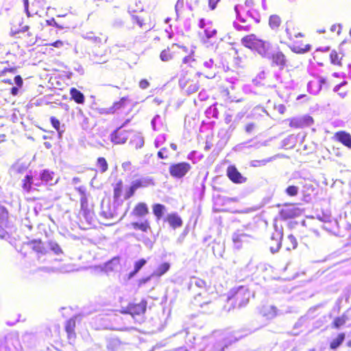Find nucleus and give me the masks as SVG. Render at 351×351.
<instances>
[{
    "label": "nucleus",
    "instance_id": "nucleus-6",
    "mask_svg": "<svg viewBox=\"0 0 351 351\" xmlns=\"http://www.w3.org/2000/svg\"><path fill=\"white\" fill-rule=\"evenodd\" d=\"M269 58L271 60V66H278L280 70L284 69L287 65V58L280 51H272Z\"/></svg>",
    "mask_w": 351,
    "mask_h": 351
},
{
    "label": "nucleus",
    "instance_id": "nucleus-53",
    "mask_svg": "<svg viewBox=\"0 0 351 351\" xmlns=\"http://www.w3.org/2000/svg\"><path fill=\"white\" fill-rule=\"evenodd\" d=\"M302 119L304 121H303L304 127L308 126L313 122V118L309 116H305V117H302Z\"/></svg>",
    "mask_w": 351,
    "mask_h": 351
},
{
    "label": "nucleus",
    "instance_id": "nucleus-36",
    "mask_svg": "<svg viewBox=\"0 0 351 351\" xmlns=\"http://www.w3.org/2000/svg\"><path fill=\"white\" fill-rule=\"evenodd\" d=\"M347 320L348 317L345 315L336 317L333 322L334 327L336 328H339V327L343 326L346 322Z\"/></svg>",
    "mask_w": 351,
    "mask_h": 351
},
{
    "label": "nucleus",
    "instance_id": "nucleus-23",
    "mask_svg": "<svg viewBox=\"0 0 351 351\" xmlns=\"http://www.w3.org/2000/svg\"><path fill=\"white\" fill-rule=\"evenodd\" d=\"M170 268V265L167 263L161 264L158 268L153 272L152 276L160 277L164 275Z\"/></svg>",
    "mask_w": 351,
    "mask_h": 351
},
{
    "label": "nucleus",
    "instance_id": "nucleus-47",
    "mask_svg": "<svg viewBox=\"0 0 351 351\" xmlns=\"http://www.w3.org/2000/svg\"><path fill=\"white\" fill-rule=\"evenodd\" d=\"M299 188L295 186H289L286 189V193L289 196H295L298 195Z\"/></svg>",
    "mask_w": 351,
    "mask_h": 351
},
{
    "label": "nucleus",
    "instance_id": "nucleus-11",
    "mask_svg": "<svg viewBox=\"0 0 351 351\" xmlns=\"http://www.w3.org/2000/svg\"><path fill=\"white\" fill-rule=\"evenodd\" d=\"M300 213L299 208L295 207H286L282 208L280 212V216L282 219L286 220L288 219L294 218L298 216Z\"/></svg>",
    "mask_w": 351,
    "mask_h": 351
},
{
    "label": "nucleus",
    "instance_id": "nucleus-15",
    "mask_svg": "<svg viewBox=\"0 0 351 351\" xmlns=\"http://www.w3.org/2000/svg\"><path fill=\"white\" fill-rule=\"evenodd\" d=\"M326 83V80L320 77L317 82H310L308 84V88L311 93L317 94L322 88V85Z\"/></svg>",
    "mask_w": 351,
    "mask_h": 351
},
{
    "label": "nucleus",
    "instance_id": "nucleus-3",
    "mask_svg": "<svg viewBox=\"0 0 351 351\" xmlns=\"http://www.w3.org/2000/svg\"><path fill=\"white\" fill-rule=\"evenodd\" d=\"M250 297V292L245 287L240 286L235 291H234L233 298L235 301L238 302L239 307L245 306L249 301Z\"/></svg>",
    "mask_w": 351,
    "mask_h": 351
},
{
    "label": "nucleus",
    "instance_id": "nucleus-30",
    "mask_svg": "<svg viewBox=\"0 0 351 351\" xmlns=\"http://www.w3.org/2000/svg\"><path fill=\"white\" fill-rule=\"evenodd\" d=\"M121 346V342L118 339H112L108 341V349L111 351H116Z\"/></svg>",
    "mask_w": 351,
    "mask_h": 351
},
{
    "label": "nucleus",
    "instance_id": "nucleus-62",
    "mask_svg": "<svg viewBox=\"0 0 351 351\" xmlns=\"http://www.w3.org/2000/svg\"><path fill=\"white\" fill-rule=\"evenodd\" d=\"M14 82L19 86L21 87L23 85V79L20 75H16L14 77Z\"/></svg>",
    "mask_w": 351,
    "mask_h": 351
},
{
    "label": "nucleus",
    "instance_id": "nucleus-45",
    "mask_svg": "<svg viewBox=\"0 0 351 351\" xmlns=\"http://www.w3.org/2000/svg\"><path fill=\"white\" fill-rule=\"evenodd\" d=\"M26 43L28 46H32L36 44L37 42L36 36H34L33 34L31 32H27Z\"/></svg>",
    "mask_w": 351,
    "mask_h": 351
},
{
    "label": "nucleus",
    "instance_id": "nucleus-42",
    "mask_svg": "<svg viewBox=\"0 0 351 351\" xmlns=\"http://www.w3.org/2000/svg\"><path fill=\"white\" fill-rule=\"evenodd\" d=\"M33 249L38 253H40L43 254L47 253L46 248L44 247L43 244L40 241H35L33 246Z\"/></svg>",
    "mask_w": 351,
    "mask_h": 351
},
{
    "label": "nucleus",
    "instance_id": "nucleus-4",
    "mask_svg": "<svg viewBox=\"0 0 351 351\" xmlns=\"http://www.w3.org/2000/svg\"><path fill=\"white\" fill-rule=\"evenodd\" d=\"M191 169V165L187 162H180L172 165L169 167V173L171 176L175 178H182Z\"/></svg>",
    "mask_w": 351,
    "mask_h": 351
},
{
    "label": "nucleus",
    "instance_id": "nucleus-60",
    "mask_svg": "<svg viewBox=\"0 0 351 351\" xmlns=\"http://www.w3.org/2000/svg\"><path fill=\"white\" fill-rule=\"evenodd\" d=\"M123 21L120 19H117L114 21L112 25L115 27H121L123 25Z\"/></svg>",
    "mask_w": 351,
    "mask_h": 351
},
{
    "label": "nucleus",
    "instance_id": "nucleus-21",
    "mask_svg": "<svg viewBox=\"0 0 351 351\" xmlns=\"http://www.w3.org/2000/svg\"><path fill=\"white\" fill-rule=\"evenodd\" d=\"M165 211L166 207L162 204H156L153 206V213L158 220L162 218Z\"/></svg>",
    "mask_w": 351,
    "mask_h": 351
},
{
    "label": "nucleus",
    "instance_id": "nucleus-35",
    "mask_svg": "<svg viewBox=\"0 0 351 351\" xmlns=\"http://www.w3.org/2000/svg\"><path fill=\"white\" fill-rule=\"evenodd\" d=\"M292 26V22L288 21L286 23V33L287 34L288 38L291 40L293 38V36L297 38V37H302V34L301 33L298 34H293L291 31V27Z\"/></svg>",
    "mask_w": 351,
    "mask_h": 351
},
{
    "label": "nucleus",
    "instance_id": "nucleus-16",
    "mask_svg": "<svg viewBox=\"0 0 351 351\" xmlns=\"http://www.w3.org/2000/svg\"><path fill=\"white\" fill-rule=\"evenodd\" d=\"M167 221L174 229L180 227L182 224L181 218L176 213L169 215L167 217Z\"/></svg>",
    "mask_w": 351,
    "mask_h": 351
},
{
    "label": "nucleus",
    "instance_id": "nucleus-37",
    "mask_svg": "<svg viewBox=\"0 0 351 351\" xmlns=\"http://www.w3.org/2000/svg\"><path fill=\"white\" fill-rule=\"evenodd\" d=\"M75 327V319L71 318L70 319H69L66 322L65 328H66V331L69 335H71L73 332Z\"/></svg>",
    "mask_w": 351,
    "mask_h": 351
},
{
    "label": "nucleus",
    "instance_id": "nucleus-19",
    "mask_svg": "<svg viewBox=\"0 0 351 351\" xmlns=\"http://www.w3.org/2000/svg\"><path fill=\"white\" fill-rule=\"evenodd\" d=\"M70 95L71 98L77 104H82L84 102V95L82 93L75 88L70 89Z\"/></svg>",
    "mask_w": 351,
    "mask_h": 351
},
{
    "label": "nucleus",
    "instance_id": "nucleus-34",
    "mask_svg": "<svg viewBox=\"0 0 351 351\" xmlns=\"http://www.w3.org/2000/svg\"><path fill=\"white\" fill-rule=\"evenodd\" d=\"M287 242H289V244L287 246V250H294L297 247L298 242L295 237H293L292 234H289L287 237Z\"/></svg>",
    "mask_w": 351,
    "mask_h": 351
},
{
    "label": "nucleus",
    "instance_id": "nucleus-8",
    "mask_svg": "<svg viewBox=\"0 0 351 351\" xmlns=\"http://www.w3.org/2000/svg\"><path fill=\"white\" fill-rule=\"evenodd\" d=\"M261 56L265 58H269L271 51V44L263 40H258L256 42V47L254 49Z\"/></svg>",
    "mask_w": 351,
    "mask_h": 351
},
{
    "label": "nucleus",
    "instance_id": "nucleus-41",
    "mask_svg": "<svg viewBox=\"0 0 351 351\" xmlns=\"http://www.w3.org/2000/svg\"><path fill=\"white\" fill-rule=\"evenodd\" d=\"M347 82H341V84H337V86H335L333 88V91L334 92H336L338 93V95L341 97V98H344L346 97L347 95V91L346 90H341V88L343 86H344L345 84H346Z\"/></svg>",
    "mask_w": 351,
    "mask_h": 351
},
{
    "label": "nucleus",
    "instance_id": "nucleus-59",
    "mask_svg": "<svg viewBox=\"0 0 351 351\" xmlns=\"http://www.w3.org/2000/svg\"><path fill=\"white\" fill-rule=\"evenodd\" d=\"M149 83L147 80H142L139 83V86L142 89H146L148 88Z\"/></svg>",
    "mask_w": 351,
    "mask_h": 351
},
{
    "label": "nucleus",
    "instance_id": "nucleus-52",
    "mask_svg": "<svg viewBox=\"0 0 351 351\" xmlns=\"http://www.w3.org/2000/svg\"><path fill=\"white\" fill-rule=\"evenodd\" d=\"M331 62L334 64H339V56L335 51H332L330 53Z\"/></svg>",
    "mask_w": 351,
    "mask_h": 351
},
{
    "label": "nucleus",
    "instance_id": "nucleus-5",
    "mask_svg": "<svg viewBox=\"0 0 351 351\" xmlns=\"http://www.w3.org/2000/svg\"><path fill=\"white\" fill-rule=\"evenodd\" d=\"M147 302L141 301L138 304H130L123 310V313L131 315L133 317L136 315H141L146 311Z\"/></svg>",
    "mask_w": 351,
    "mask_h": 351
},
{
    "label": "nucleus",
    "instance_id": "nucleus-46",
    "mask_svg": "<svg viewBox=\"0 0 351 351\" xmlns=\"http://www.w3.org/2000/svg\"><path fill=\"white\" fill-rule=\"evenodd\" d=\"M199 89L197 83H191L187 86L186 91L189 95L196 93Z\"/></svg>",
    "mask_w": 351,
    "mask_h": 351
},
{
    "label": "nucleus",
    "instance_id": "nucleus-26",
    "mask_svg": "<svg viewBox=\"0 0 351 351\" xmlns=\"http://www.w3.org/2000/svg\"><path fill=\"white\" fill-rule=\"evenodd\" d=\"M133 228L136 230H141L143 232H147L150 229V226L147 220L143 222H134L132 223Z\"/></svg>",
    "mask_w": 351,
    "mask_h": 351
},
{
    "label": "nucleus",
    "instance_id": "nucleus-40",
    "mask_svg": "<svg viewBox=\"0 0 351 351\" xmlns=\"http://www.w3.org/2000/svg\"><path fill=\"white\" fill-rule=\"evenodd\" d=\"M51 123L53 125V127L58 132L60 136L62 135V134L64 132V129H61L60 128V123L58 119H57L56 117H51Z\"/></svg>",
    "mask_w": 351,
    "mask_h": 351
},
{
    "label": "nucleus",
    "instance_id": "nucleus-24",
    "mask_svg": "<svg viewBox=\"0 0 351 351\" xmlns=\"http://www.w3.org/2000/svg\"><path fill=\"white\" fill-rule=\"evenodd\" d=\"M281 24V19L278 15H271L269 19V25L273 30H276Z\"/></svg>",
    "mask_w": 351,
    "mask_h": 351
},
{
    "label": "nucleus",
    "instance_id": "nucleus-13",
    "mask_svg": "<svg viewBox=\"0 0 351 351\" xmlns=\"http://www.w3.org/2000/svg\"><path fill=\"white\" fill-rule=\"evenodd\" d=\"M40 180L49 185H53L58 182V178H55L53 172L49 170H43L40 175Z\"/></svg>",
    "mask_w": 351,
    "mask_h": 351
},
{
    "label": "nucleus",
    "instance_id": "nucleus-44",
    "mask_svg": "<svg viewBox=\"0 0 351 351\" xmlns=\"http://www.w3.org/2000/svg\"><path fill=\"white\" fill-rule=\"evenodd\" d=\"M271 161V159H263V160H254L251 162V166L252 167H261L264 166Z\"/></svg>",
    "mask_w": 351,
    "mask_h": 351
},
{
    "label": "nucleus",
    "instance_id": "nucleus-48",
    "mask_svg": "<svg viewBox=\"0 0 351 351\" xmlns=\"http://www.w3.org/2000/svg\"><path fill=\"white\" fill-rule=\"evenodd\" d=\"M203 65L205 69L212 71L215 67L214 60L212 58L205 60Z\"/></svg>",
    "mask_w": 351,
    "mask_h": 351
},
{
    "label": "nucleus",
    "instance_id": "nucleus-14",
    "mask_svg": "<svg viewBox=\"0 0 351 351\" xmlns=\"http://www.w3.org/2000/svg\"><path fill=\"white\" fill-rule=\"evenodd\" d=\"M336 138L345 146L351 148V136L346 132H339L335 134Z\"/></svg>",
    "mask_w": 351,
    "mask_h": 351
},
{
    "label": "nucleus",
    "instance_id": "nucleus-10",
    "mask_svg": "<svg viewBox=\"0 0 351 351\" xmlns=\"http://www.w3.org/2000/svg\"><path fill=\"white\" fill-rule=\"evenodd\" d=\"M120 129L114 131L111 134V141L115 144H123L129 137L128 133L126 131L120 130Z\"/></svg>",
    "mask_w": 351,
    "mask_h": 351
},
{
    "label": "nucleus",
    "instance_id": "nucleus-56",
    "mask_svg": "<svg viewBox=\"0 0 351 351\" xmlns=\"http://www.w3.org/2000/svg\"><path fill=\"white\" fill-rule=\"evenodd\" d=\"M234 27L238 29V30H245V31H249L250 30V26L249 25H241L238 23H234Z\"/></svg>",
    "mask_w": 351,
    "mask_h": 351
},
{
    "label": "nucleus",
    "instance_id": "nucleus-2",
    "mask_svg": "<svg viewBox=\"0 0 351 351\" xmlns=\"http://www.w3.org/2000/svg\"><path fill=\"white\" fill-rule=\"evenodd\" d=\"M275 232L272 234L271 239L274 243L270 244V251L274 254L280 250L283 237V228L281 224L276 222L274 224Z\"/></svg>",
    "mask_w": 351,
    "mask_h": 351
},
{
    "label": "nucleus",
    "instance_id": "nucleus-18",
    "mask_svg": "<svg viewBox=\"0 0 351 351\" xmlns=\"http://www.w3.org/2000/svg\"><path fill=\"white\" fill-rule=\"evenodd\" d=\"M148 208L145 203H138L133 210V214L137 217H143L148 213Z\"/></svg>",
    "mask_w": 351,
    "mask_h": 351
},
{
    "label": "nucleus",
    "instance_id": "nucleus-28",
    "mask_svg": "<svg viewBox=\"0 0 351 351\" xmlns=\"http://www.w3.org/2000/svg\"><path fill=\"white\" fill-rule=\"evenodd\" d=\"M48 247L50 250L54 252V254L58 255L62 253V250L60 245L54 241H49L47 243Z\"/></svg>",
    "mask_w": 351,
    "mask_h": 351
},
{
    "label": "nucleus",
    "instance_id": "nucleus-57",
    "mask_svg": "<svg viewBox=\"0 0 351 351\" xmlns=\"http://www.w3.org/2000/svg\"><path fill=\"white\" fill-rule=\"evenodd\" d=\"M216 33H217V31L215 29H212V30L206 29L205 30V34L208 38H210L213 37L216 34Z\"/></svg>",
    "mask_w": 351,
    "mask_h": 351
},
{
    "label": "nucleus",
    "instance_id": "nucleus-25",
    "mask_svg": "<svg viewBox=\"0 0 351 351\" xmlns=\"http://www.w3.org/2000/svg\"><path fill=\"white\" fill-rule=\"evenodd\" d=\"M147 261L144 258H141L134 263V271L130 272L129 274V278H132L134 277L140 270L146 264Z\"/></svg>",
    "mask_w": 351,
    "mask_h": 351
},
{
    "label": "nucleus",
    "instance_id": "nucleus-31",
    "mask_svg": "<svg viewBox=\"0 0 351 351\" xmlns=\"http://www.w3.org/2000/svg\"><path fill=\"white\" fill-rule=\"evenodd\" d=\"M119 263V258H114L109 262H108L106 265V271H112L117 267Z\"/></svg>",
    "mask_w": 351,
    "mask_h": 351
},
{
    "label": "nucleus",
    "instance_id": "nucleus-32",
    "mask_svg": "<svg viewBox=\"0 0 351 351\" xmlns=\"http://www.w3.org/2000/svg\"><path fill=\"white\" fill-rule=\"evenodd\" d=\"M33 184V178L30 176H26L23 180V189L26 191H29Z\"/></svg>",
    "mask_w": 351,
    "mask_h": 351
},
{
    "label": "nucleus",
    "instance_id": "nucleus-64",
    "mask_svg": "<svg viewBox=\"0 0 351 351\" xmlns=\"http://www.w3.org/2000/svg\"><path fill=\"white\" fill-rule=\"evenodd\" d=\"M219 1L220 0H208V5L210 8L211 10H214Z\"/></svg>",
    "mask_w": 351,
    "mask_h": 351
},
{
    "label": "nucleus",
    "instance_id": "nucleus-9",
    "mask_svg": "<svg viewBox=\"0 0 351 351\" xmlns=\"http://www.w3.org/2000/svg\"><path fill=\"white\" fill-rule=\"evenodd\" d=\"M227 175L235 183H243L246 181V178L242 176L234 166H230L228 168Z\"/></svg>",
    "mask_w": 351,
    "mask_h": 351
},
{
    "label": "nucleus",
    "instance_id": "nucleus-1",
    "mask_svg": "<svg viewBox=\"0 0 351 351\" xmlns=\"http://www.w3.org/2000/svg\"><path fill=\"white\" fill-rule=\"evenodd\" d=\"M195 287L199 288L203 291V292L197 293L194 297L195 304L201 307H202L204 304H210L211 302L210 300H206L203 302H202L201 300L202 294L206 293V282L204 280L199 278L191 277L189 283V289L191 290H194Z\"/></svg>",
    "mask_w": 351,
    "mask_h": 351
},
{
    "label": "nucleus",
    "instance_id": "nucleus-58",
    "mask_svg": "<svg viewBox=\"0 0 351 351\" xmlns=\"http://www.w3.org/2000/svg\"><path fill=\"white\" fill-rule=\"evenodd\" d=\"M341 29V25L340 24L333 25L330 27V31L332 32H337V34H340Z\"/></svg>",
    "mask_w": 351,
    "mask_h": 351
},
{
    "label": "nucleus",
    "instance_id": "nucleus-39",
    "mask_svg": "<svg viewBox=\"0 0 351 351\" xmlns=\"http://www.w3.org/2000/svg\"><path fill=\"white\" fill-rule=\"evenodd\" d=\"M302 118H293L290 120L289 125L292 128H302L304 127Z\"/></svg>",
    "mask_w": 351,
    "mask_h": 351
},
{
    "label": "nucleus",
    "instance_id": "nucleus-43",
    "mask_svg": "<svg viewBox=\"0 0 351 351\" xmlns=\"http://www.w3.org/2000/svg\"><path fill=\"white\" fill-rule=\"evenodd\" d=\"M160 59H161V60H162V61L167 62V61H169L170 60H171V59H172L173 56H172V54L170 53L169 49H165V50H163V51L160 53Z\"/></svg>",
    "mask_w": 351,
    "mask_h": 351
},
{
    "label": "nucleus",
    "instance_id": "nucleus-50",
    "mask_svg": "<svg viewBox=\"0 0 351 351\" xmlns=\"http://www.w3.org/2000/svg\"><path fill=\"white\" fill-rule=\"evenodd\" d=\"M78 115H80L83 119V121L82 123V127L84 128V129H86L88 127V118L86 117L82 112V110L81 109L79 110V113H78Z\"/></svg>",
    "mask_w": 351,
    "mask_h": 351
},
{
    "label": "nucleus",
    "instance_id": "nucleus-63",
    "mask_svg": "<svg viewBox=\"0 0 351 351\" xmlns=\"http://www.w3.org/2000/svg\"><path fill=\"white\" fill-rule=\"evenodd\" d=\"M136 191V189H133V186L131 184L129 191L125 194V198L131 197Z\"/></svg>",
    "mask_w": 351,
    "mask_h": 351
},
{
    "label": "nucleus",
    "instance_id": "nucleus-51",
    "mask_svg": "<svg viewBox=\"0 0 351 351\" xmlns=\"http://www.w3.org/2000/svg\"><path fill=\"white\" fill-rule=\"evenodd\" d=\"M132 20L136 22L140 27H143L144 23L143 20L141 19L138 16L132 15Z\"/></svg>",
    "mask_w": 351,
    "mask_h": 351
},
{
    "label": "nucleus",
    "instance_id": "nucleus-29",
    "mask_svg": "<svg viewBox=\"0 0 351 351\" xmlns=\"http://www.w3.org/2000/svg\"><path fill=\"white\" fill-rule=\"evenodd\" d=\"M131 142L135 145L136 149H140L144 145V138L138 134L134 135Z\"/></svg>",
    "mask_w": 351,
    "mask_h": 351
},
{
    "label": "nucleus",
    "instance_id": "nucleus-49",
    "mask_svg": "<svg viewBox=\"0 0 351 351\" xmlns=\"http://www.w3.org/2000/svg\"><path fill=\"white\" fill-rule=\"evenodd\" d=\"M80 215H82L88 221L91 220L93 218L92 212L88 208L80 211Z\"/></svg>",
    "mask_w": 351,
    "mask_h": 351
},
{
    "label": "nucleus",
    "instance_id": "nucleus-12",
    "mask_svg": "<svg viewBox=\"0 0 351 351\" xmlns=\"http://www.w3.org/2000/svg\"><path fill=\"white\" fill-rule=\"evenodd\" d=\"M154 182L152 178L148 177H143L139 179H136L132 181V185L133 186V189L137 190L140 188H145L149 186L154 185Z\"/></svg>",
    "mask_w": 351,
    "mask_h": 351
},
{
    "label": "nucleus",
    "instance_id": "nucleus-38",
    "mask_svg": "<svg viewBox=\"0 0 351 351\" xmlns=\"http://www.w3.org/2000/svg\"><path fill=\"white\" fill-rule=\"evenodd\" d=\"M83 38L85 39H87L88 40H90L96 44H99V43H101V38L98 36H95L93 34V33H92V32H89V33H86V34H84Z\"/></svg>",
    "mask_w": 351,
    "mask_h": 351
},
{
    "label": "nucleus",
    "instance_id": "nucleus-61",
    "mask_svg": "<svg viewBox=\"0 0 351 351\" xmlns=\"http://www.w3.org/2000/svg\"><path fill=\"white\" fill-rule=\"evenodd\" d=\"M254 128H255L254 123H248L246 125L245 130L247 133H251L253 131V130L254 129Z\"/></svg>",
    "mask_w": 351,
    "mask_h": 351
},
{
    "label": "nucleus",
    "instance_id": "nucleus-55",
    "mask_svg": "<svg viewBox=\"0 0 351 351\" xmlns=\"http://www.w3.org/2000/svg\"><path fill=\"white\" fill-rule=\"evenodd\" d=\"M167 152V149L166 147L162 148L158 152V157L161 159L167 158V155H165V153Z\"/></svg>",
    "mask_w": 351,
    "mask_h": 351
},
{
    "label": "nucleus",
    "instance_id": "nucleus-20",
    "mask_svg": "<svg viewBox=\"0 0 351 351\" xmlns=\"http://www.w3.org/2000/svg\"><path fill=\"white\" fill-rule=\"evenodd\" d=\"M8 219V212L6 210L0 206V237H3V227L6 226Z\"/></svg>",
    "mask_w": 351,
    "mask_h": 351
},
{
    "label": "nucleus",
    "instance_id": "nucleus-22",
    "mask_svg": "<svg viewBox=\"0 0 351 351\" xmlns=\"http://www.w3.org/2000/svg\"><path fill=\"white\" fill-rule=\"evenodd\" d=\"M277 308L274 306H265L262 310L263 316L267 317L268 319H272L276 317Z\"/></svg>",
    "mask_w": 351,
    "mask_h": 351
},
{
    "label": "nucleus",
    "instance_id": "nucleus-7",
    "mask_svg": "<svg viewBox=\"0 0 351 351\" xmlns=\"http://www.w3.org/2000/svg\"><path fill=\"white\" fill-rule=\"evenodd\" d=\"M232 239L234 247L237 249H240L242 247V243L249 242L252 237L243 232L242 230H238L233 233Z\"/></svg>",
    "mask_w": 351,
    "mask_h": 351
},
{
    "label": "nucleus",
    "instance_id": "nucleus-33",
    "mask_svg": "<svg viewBox=\"0 0 351 351\" xmlns=\"http://www.w3.org/2000/svg\"><path fill=\"white\" fill-rule=\"evenodd\" d=\"M97 167L99 169L101 173H104L108 169V163L106 159L103 157H100L97 159Z\"/></svg>",
    "mask_w": 351,
    "mask_h": 351
},
{
    "label": "nucleus",
    "instance_id": "nucleus-54",
    "mask_svg": "<svg viewBox=\"0 0 351 351\" xmlns=\"http://www.w3.org/2000/svg\"><path fill=\"white\" fill-rule=\"evenodd\" d=\"M93 60L97 64H101V63H104V62H106V60L102 56H101L100 57H98L97 55H93Z\"/></svg>",
    "mask_w": 351,
    "mask_h": 351
},
{
    "label": "nucleus",
    "instance_id": "nucleus-27",
    "mask_svg": "<svg viewBox=\"0 0 351 351\" xmlns=\"http://www.w3.org/2000/svg\"><path fill=\"white\" fill-rule=\"evenodd\" d=\"M345 339V334L341 333L338 335V337L334 339L330 345L331 349H337L343 341Z\"/></svg>",
    "mask_w": 351,
    "mask_h": 351
},
{
    "label": "nucleus",
    "instance_id": "nucleus-17",
    "mask_svg": "<svg viewBox=\"0 0 351 351\" xmlns=\"http://www.w3.org/2000/svg\"><path fill=\"white\" fill-rule=\"evenodd\" d=\"M258 40L254 34H251L243 38L241 43L246 47L255 49Z\"/></svg>",
    "mask_w": 351,
    "mask_h": 351
}]
</instances>
